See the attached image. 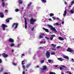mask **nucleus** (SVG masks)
Segmentation results:
<instances>
[{
    "instance_id": "nucleus-1",
    "label": "nucleus",
    "mask_w": 74,
    "mask_h": 74,
    "mask_svg": "<svg viewBox=\"0 0 74 74\" xmlns=\"http://www.w3.org/2000/svg\"><path fill=\"white\" fill-rule=\"evenodd\" d=\"M36 21V20L34 19L33 18H32L30 20V23L31 25H34V23Z\"/></svg>"
},
{
    "instance_id": "nucleus-2",
    "label": "nucleus",
    "mask_w": 74,
    "mask_h": 74,
    "mask_svg": "<svg viewBox=\"0 0 74 74\" xmlns=\"http://www.w3.org/2000/svg\"><path fill=\"white\" fill-rule=\"evenodd\" d=\"M48 26L50 28V29L51 30H52L53 31H54L55 32H57L55 28H54L53 26L51 25H48Z\"/></svg>"
},
{
    "instance_id": "nucleus-3",
    "label": "nucleus",
    "mask_w": 74,
    "mask_h": 74,
    "mask_svg": "<svg viewBox=\"0 0 74 74\" xmlns=\"http://www.w3.org/2000/svg\"><path fill=\"white\" fill-rule=\"evenodd\" d=\"M14 25H15V26L14 27V29H16L18 27V23H14L12 24V27H14Z\"/></svg>"
},
{
    "instance_id": "nucleus-4",
    "label": "nucleus",
    "mask_w": 74,
    "mask_h": 74,
    "mask_svg": "<svg viewBox=\"0 0 74 74\" xmlns=\"http://www.w3.org/2000/svg\"><path fill=\"white\" fill-rule=\"evenodd\" d=\"M47 52L46 53V56L47 59L49 58L50 57V53L48 51H47Z\"/></svg>"
},
{
    "instance_id": "nucleus-5",
    "label": "nucleus",
    "mask_w": 74,
    "mask_h": 74,
    "mask_svg": "<svg viewBox=\"0 0 74 74\" xmlns=\"http://www.w3.org/2000/svg\"><path fill=\"white\" fill-rule=\"evenodd\" d=\"M67 52H74V50H72L70 48H68L66 50Z\"/></svg>"
},
{
    "instance_id": "nucleus-6",
    "label": "nucleus",
    "mask_w": 74,
    "mask_h": 74,
    "mask_svg": "<svg viewBox=\"0 0 74 74\" xmlns=\"http://www.w3.org/2000/svg\"><path fill=\"white\" fill-rule=\"evenodd\" d=\"M24 19L25 23V28L27 29V21L26 20V18H24Z\"/></svg>"
},
{
    "instance_id": "nucleus-7",
    "label": "nucleus",
    "mask_w": 74,
    "mask_h": 74,
    "mask_svg": "<svg viewBox=\"0 0 74 74\" xmlns=\"http://www.w3.org/2000/svg\"><path fill=\"white\" fill-rule=\"evenodd\" d=\"M2 27L3 29V30H5V27H7V26L4 24H3L2 25Z\"/></svg>"
},
{
    "instance_id": "nucleus-8",
    "label": "nucleus",
    "mask_w": 74,
    "mask_h": 74,
    "mask_svg": "<svg viewBox=\"0 0 74 74\" xmlns=\"http://www.w3.org/2000/svg\"><path fill=\"white\" fill-rule=\"evenodd\" d=\"M43 36H45V34L44 33L41 34L39 36L40 38H43Z\"/></svg>"
},
{
    "instance_id": "nucleus-9",
    "label": "nucleus",
    "mask_w": 74,
    "mask_h": 74,
    "mask_svg": "<svg viewBox=\"0 0 74 74\" xmlns=\"http://www.w3.org/2000/svg\"><path fill=\"white\" fill-rule=\"evenodd\" d=\"M8 41H9V42H11L12 43H13V42H14V40L12 38H10L8 40Z\"/></svg>"
},
{
    "instance_id": "nucleus-10",
    "label": "nucleus",
    "mask_w": 74,
    "mask_h": 74,
    "mask_svg": "<svg viewBox=\"0 0 74 74\" xmlns=\"http://www.w3.org/2000/svg\"><path fill=\"white\" fill-rule=\"evenodd\" d=\"M55 37V35H52L50 38V40H51V41L53 40V37Z\"/></svg>"
},
{
    "instance_id": "nucleus-11",
    "label": "nucleus",
    "mask_w": 74,
    "mask_h": 74,
    "mask_svg": "<svg viewBox=\"0 0 74 74\" xmlns=\"http://www.w3.org/2000/svg\"><path fill=\"white\" fill-rule=\"evenodd\" d=\"M2 55L3 58H7L8 56V55L5 54V53H3L2 54Z\"/></svg>"
},
{
    "instance_id": "nucleus-12",
    "label": "nucleus",
    "mask_w": 74,
    "mask_h": 74,
    "mask_svg": "<svg viewBox=\"0 0 74 74\" xmlns=\"http://www.w3.org/2000/svg\"><path fill=\"white\" fill-rule=\"evenodd\" d=\"M57 59L61 62H62V61L64 60V59H63L62 58H57Z\"/></svg>"
},
{
    "instance_id": "nucleus-13",
    "label": "nucleus",
    "mask_w": 74,
    "mask_h": 74,
    "mask_svg": "<svg viewBox=\"0 0 74 74\" xmlns=\"http://www.w3.org/2000/svg\"><path fill=\"white\" fill-rule=\"evenodd\" d=\"M0 17L2 18L4 17V15L2 12H0Z\"/></svg>"
},
{
    "instance_id": "nucleus-14",
    "label": "nucleus",
    "mask_w": 74,
    "mask_h": 74,
    "mask_svg": "<svg viewBox=\"0 0 74 74\" xmlns=\"http://www.w3.org/2000/svg\"><path fill=\"white\" fill-rule=\"evenodd\" d=\"M43 29L45 30V32H47V33H49V29H47L44 27L43 28Z\"/></svg>"
},
{
    "instance_id": "nucleus-15",
    "label": "nucleus",
    "mask_w": 74,
    "mask_h": 74,
    "mask_svg": "<svg viewBox=\"0 0 74 74\" xmlns=\"http://www.w3.org/2000/svg\"><path fill=\"white\" fill-rule=\"evenodd\" d=\"M43 69H42V70H46L47 69V66H44L43 67Z\"/></svg>"
},
{
    "instance_id": "nucleus-16",
    "label": "nucleus",
    "mask_w": 74,
    "mask_h": 74,
    "mask_svg": "<svg viewBox=\"0 0 74 74\" xmlns=\"http://www.w3.org/2000/svg\"><path fill=\"white\" fill-rule=\"evenodd\" d=\"M11 19V18H8L5 20V21L7 22V23H8L10 21V20Z\"/></svg>"
},
{
    "instance_id": "nucleus-17",
    "label": "nucleus",
    "mask_w": 74,
    "mask_h": 74,
    "mask_svg": "<svg viewBox=\"0 0 74 74\" xmlns=\"http://www.w3.org/2000/svg\"><path fill=\"white\" fill-rule=\"evenodd\" d=\"M32 4V2H29V3L28 4V5L27 6V8H29L30 7V6Z\"/></svg>"
},
{
    "instance_id": "nucleus-18",
    "label": "nucleus",
    "mask_w": 74,
    "mask_h": 74,
    "mask_svg": "<svg viewBox=\"0 0 74 74\" xmlns=\"http://www.w3.org/2000/svg\"><path fill=\"white\" fill-rule=\"evenodd\" d=\"M67 14V10H65V11L64 12V14H63V16H66V14Z\"/></svg>"
},
{
    "instance_id": "nucleus-19",
    "label": "nucleus",
    "mask_w": 74,
    "mask_h": 74,
    "mask_svg": "<svg viewBox=\"0 0 74 74\" xmlns=\"http://www.w3.org/2000/svg\"><path fill=\"white\" fill-rule=\"evenodd\" d=\"M63 58L64 59H67L68 60H69V57L66 56H63Z\"/></svg>"
},
{
    "instance_id": "nucleus-20",
    "label": "nucleus",
    "mask_w": 74,
    "mask_h": 74,
    "mask_svg": "<svg viewBox=\"0 0 74 74\" xmlns=\"http://www.w3.org/2000/svg\"><path fill=\"white\" fill-rule=\"evenodd\" d=\"M58 39L59 40H61V41H63V40H64V38L60 36L59 37Z\"/></svg>"
},
{
    "instance_id": "nucleus-21",
    "label": "nucleus",
    "mask_w": 74,
    "mask_h": 74,
    "mask_svg": "<svg viewBox=\"0 0 74 74\" xmlns=\"http://www.w3.org/2000/svg\"><path fill=\"white\" fill-rule=\"evenodd\" d=\"M18 1L19 4H22V0H18Z\"/></svg>"
},
{
    "instance_id": "nucleus-22",
    "label": "nucleus",
    "mask_w": 74,
    "mask_h": 74,
    "mask_svg": "<svg viewBox=\"0 0 74 74\" xmlns=\"http://www.w3.org/2000/svg\"><path fill=\"white\" fill-rule=\"evenodd\" d=\"M30 65H31V64H27L26 66V69H27L28 68V67H30Z\"/></svg>"
},
{
    "instance_id": "nucleus-23",
    "label": "nucleus",
    "mask_w": 74,
    "mask_h": 74,
    "mask_svg": "<svg viewBox=\"0 0 74 74\" xmlns=\"http://www.w3.org/2000/svg\"><path fill=\"white\" fill-rule=\"evenodd\" d=\"M51 46H52L53 47V48H55L56 47V45H54L53 44H52L51 45Z\"/></svg>"
},
{
    "instance_id": "nucleus-24",
    "label": "nucleus",
    "mask_w": 74,
    "mask_h": 74,
    "mask_svg": "<svg viewBox=\"0 0 74 74\" xmlns=\"http://www.w3.org/2000/svg\"><path fill=\"white\" fill-rule=\"evenodd\" d=\"M15 45V44L14 43H12L10 44V47H13Z\"/></svg>"
},
{
    "instance_id": "nucleus-25",
    "label": "nucleus",
    "mask_w": 74,
    "mask_h": 74,
    "mask_svg": "<svg viewBox=\"0 0 74 74\" xmlns=\"http://www.w3.org/2000/svg\"><path fill=\"white\" fill-rule=\"evenodd\" d=\"M41 1L42 3H44L47 2V1H46V0H41Z\"/></svg>"
},
{
    "instance_id": "nucleus-26",
    "label": "nucleus",
    "mask_w": 74,
    "mask_h": 74,
    "mask_svg": "<svg viewBox=\"0 0 74 74\" xmlns=\"http://www.w3.org/2000/svg\"><path fill=\"white\" fill-rule=\"evenodd\" d=\"M54 15V14L53 13H51L50 14V17H51L52 16H53Z\"/></svg>"
},
{
    "instance_id": "nucleus-27",
    "label": "nucleus",
    "mask_w": 74,
    "mask_h": 74,
    "mask_svg": "<svg viewBox=\"0 0 74 74\" xmlns=\"http://www.w3.org/2000/svg\"><path fill=\"white\" fill-rule=\"evenodd\" d=\"M2 6L4 7L5 6V3L4 2H2Z\"/></svg>"
},
{
    "instance_id": "nucleus-28",
    "label": "nucleus",
    "mask_w": 74,
    "mask_h": 74,
    "mask_svg": "<svg viewBox=\"0 0 74 74\" xmlns=\"http://www.w3.org/2000/svg\"><path fill=\"white\" fill-rule=\"evenodd\" d=\"M74 4V0L72 1L71 2V5H73V4Z\"/></svg>"
},
{
    "instance_id": "nucleus-29",
    "label": "nucleus",
    "mask_w": 74,
    "mask_h": 74,
    "mask_svg": "<svg viewBox=\"0 0 74 74\" xmlns=\"http://www.w3.org/2000/svg\"><path fill=\"white\" fill-rule=\"evenodd\" d=\"M3 69H4V68H1L0 70L1 72H3Z\"/></svg>"
},
{
    "instance_id": "nucleus-30",
    "label": "nucleus",
    "mask_w": 74,
    "mask_h": 74,
    "mask_svg": "<svg viewBox=\"0 0 74 74\" xmlns=\"http://www.w3.org/2000/svg\"><path fill=\"white\" fill-rule=\"evenodd\" d=\"M49 74H56V73L53 72H50L49 73Z\"/></svg>"
},
{
    "instance_id": "nucleus-31",
    "label": "nucleus",
    "mask_w": 74,
    "mask_h": 74,
    "mask_svg": "<svg viewBox=\"0 0 74 74\" xmlns=\"http://www.w3.org/2000/svg\"><path fill=\"white\" fill-rule=\"evenodd\" d=\"M71 13L72 14L74 13V11L73 10H71Z\"/></svg>"
},
{
    "instance_id": "nucleus-32",
    "label": "nucleus",
    "mask_w": 74,
    "mask_h": 74,
    "mask_svg": "<svg viewBox=\"0 0 74 74\" xmlns=\"http://www.w3.org/2000/svg\"><path fill=\"white\" fill-rule=\"evenodd\" d=\"M23 62H25V60H23V61H22V62L21 64H22V65H23V64H25V63H23Z\"/></svg>"
},
{
    "instance_id": "nucleus-33",
    "label": "nucleus",
    "mask_w": 74,
    "mask_h": 74,
    "mask_svg": "<svg viewBox=\"0 0 74 74\" xmlns=\"http://www.w3.org/2000/svg\"><path fill=\"white\" fill-rule=\"evenodd\" d=\"M44 60H42L40 61V63H43L44 62Z\"/></svg>"
},
{
    "instance_id": "nucleus-34",
    "label": "nucleus",
    "mask_w": 74,
    "mask_h": 74,
    "mask_svg": "<svg viewBox=\"0 0 74 74\" xmlns=\"http://www.w3.org/2000/svg\"><path fill=\"white\" fill-rule=\"evenodd\" d=\"M15 12H18L19 11V9H16L15 10Z\"/></svg>"
},
{
    "instance_id": "nucleus-35",
    "label": "nucleus",
    "mask_w": 74,
    "mask_h": 74,
    "mask_svg": "<svg viewBox=\"0 0 74 74\" xmlns=\"http://www.w3.org/2000/svg\"><path fill=\"white\" fill-rule=\"evenodd\" d=\"M12 64L13 65H14V66H16V64L14 62H13Z\"/></svg>"
},
{
    "instance_id": "nucleus-36",
    "label": "nucleus",
    "mask_w": 74,
    "mask_h": 74,
    "mask_svg": "<svg viewBox=\"0 0 74 74\" xmlns=\"http://www.w3.org/2000/svg\"><path fill=\"white\" fill-rule=\"evenodd\" d=\"M45 38H46V39H47V40H48L49 39V38H48V37H47V36L45 37Z\"/></svg>"
},
{
    "instance_id": "nucleus-37",
    "label": "nucleus",
    "mask_w": 74,
    "mask_h": 74,
    "mask_svg": "<svg viewBox=\"0 0 74 74\" xmlns=\"http://www.w3.org/2000/svg\"><path fill=\"white\" fill-rule=\"evenodd\" d=\"M55 25H61V24H59V23H55Z\"/></svg>"
},
{
    "instance_id": "nucleus-38",
    "label": "nucleus",
    "mask_w": 74,
    "mask_h": 74,
    "mask_svg": "<svg viewBox=\"0 0 74 74\" xmlns=\"http://www.w3.org/2000/svg\"><path fill=\"white\" fill-rule=\"evenodd\" d=\"M22 67L23 69V70L25 69V65H23L22 66Z\"/></svg>"
},
{
    "instance_id": "nucleus-39",
    "label": "nucleus",
    "mask_w": 74,
    "mask_h": 74,
    "mask_svg": "<svg viewBox=\"0 0 74 74\" xmlns=\"http://www.w3.org/2000/svg\"><path fill=\"white\" fill-rule=\"evenodd\" d=\"M51 55H55V53L53 52L51 53Z\"/></svg>"
},
{
    "instance_id": "nucleus-40",
    "label": "nucleus",
    "mask_w": 74,
    "mask_h": 74,
    "mask_svg": "<svg viewBox=\"0 0 74 74\" xmlns=\"http://www.w3.org/2000/svg\"><path fill=\"white\" fill-rule=\"evenodd\" d=\"M51 61H52L51 60H48V62L49 63H51Z\"/></svg>"
},
{
    "instance_id": "nucleus-41",
    "label": "nucleus",
    "mask_w": 74,
    "mask_h": 74,
    "mask_svg": "<svg viewBox=\"0 0 74 74\" xmlns=\"http://www.w3.org/2000/svg\"><path fill=\"white\" fill-rule=\"evenodd\" d=\"M62 67H64V68H65V69L66 68V67L65 66H64V65H62Z\"/></svg>"
},
{
    "instance_id": "nucleus-42",
    "label": "nucleus",
    "mask_w": 74,
    "mask_h": 74,
    "mask_svg": "<svg viewBox=\"0 0 74 74\" xmlns=\"http://www.w3.org/2000/svg\"><path fill=\"white\" fill-rule=\"evenodd\" d=\"M61 47L60 46H58L57 47V49H59V48H61Z\"/></svg>"
},
{
    "instance_id": "nucleus-43",
    "label": "nucleus",
    "mask_w": 74,
    "mask_h": 74,
    "mask_svg": "<svg viewBox=\"0 0 74 74\" xmlns=\"http://www.w3.org/2000/svg\"><path fill=\"white\" fill-rule=\"evenodd\" d=\"M51 49L52 50H53V51H56V49H54L53 48H51Z\"/></svg>"
},
{
    "instance_id": "nucleus-44",
    "label": "nucleus",
    "mask_w": 74,
    "mask_h": 74,
    "mask_svg": "<svg viewBox=\"0 0 74 74\" xmlns=\"http://www.w3.org/2000/svg\"><path fill=\"white\" fill-rule=\"evenodd\" d=\"M52 18L54 20H55V19H56V18H55V17H53Z\"/></svg>"
},
{
    "instance_id": "nucleus-45",
    "label": "nucleus",
    "mask_w": 74,
    "mask_h": 74,
    "mask_svg": "<svg viewBox=\"0 0 74 74\" xmlns=\"http://www.w3.org/2000/svg\"><path fill=\"white\" fill-rule=\"evenodd\" d=\"M5 12H8V10H5Z\"/></svg>"
},
{
    "instance_id": "nucleus-46",
    "label": "nucleus",
    "mask_w": 74,
    "mask_h": 74,
    "mask_svg": "<svg viewBox=\"0 0 74 74\" xmlns=\"http://www.w3.org/2000/svg\"><path fill=\"white\" fill-rule=\"evenodd\" d=\"M21 44H18V47H19V46L21 45Z\"/></svg>"
},
{
    "instance_id": "nucleus-47",
    "label": "nucleus",
    "mask_w": 74,
    "mask_h": 74,
    "mask_svg": "<svg viewBox=\"0 0 74 74\" xmlns=\"http://www.w3.org/2000/svg\"><path fill=\"white\" fill-rule=\"evenodd\" d=\"M34 27H33L32 28V30L33 31V30H34Z\"/></svg>"
},
{
    "instance_id": "nucleus-48",
    "label": "nucleus",
    "mask_w": 74,
    "mask_h": 74,
    "mask_svg": "<svg viewBox=\"0 0 74 74\" xmlns=\"http://www.w3.org/2000/svg\"><path fill=\"white\" fill-rule=\"evenodd\" d=\"M64 3H65V4H66V5H67V2H66L65 1H64Z\"/></svg>"
},
{
    "instance_id": "nucleus-49",
    "label": "nucleus",
    "mask_w": 74,
    "mask_h": 74,
    "mask_svg": "<svg viewBox=\"0 0 74 74\" xmlns=\"http://www.w3.org/2000/svg\"><path fill=\"white\" fill-rule=\"evenodd\" d=\"M60 70H62V68L60 67Z\"/></svg>"
},
{
    "instance_id": "nucleus-50",
    "label": "nucleus",
    "mask_w": 74,
    "mask_h": 74,
    "mask_svg": "<svg viewBox=\"0 0 74 74\" xmlns=\"http://www.w3.org/2000/svg\"><path fill=\"white\" fill-rule=\"evenodd\" d=\"M43 42H44L41 41V42H40V44H41L42 43H43Z\"/></svg>"
},
{
    "instance_id": "nucleus-51",
    "label": "nucleus",
    "mask_w": 74,
    "mask_h": 74,
    "mask_svg": "<svg viewBox=\"0 0 74 74\" xmlns=\"http://www.w3.org/2000/svg\"><path fill=\"white\" fill-rule=\"evenodd\" d=\"M71 60H72V61H73V62H74V60L73 58H72Z\"/></svg>"
},
{
    "instance_id": "nucleus-52",
    "label": "nucleus",
    "mask_w": 74,
    "mask_h": 74,
    "mask_svg": "<svg viewBox=\"0 0 74 74\" xmlns=\"http://www.w3.org/2000/svg\"><path fill=\"white\" fill-rule=\"evenodd\" d=\"M49 21H52V19H51V18H49Z\"/></svg>"
},
{
    "instance_id": "nucleus-53",
    "label": "nucleus",
    "mask_w": 74,
    "mask_h": 74,
    "mask_svg": "<svg viewBox=\"0 0 74 74\" xmlns=\"http://www.w3.org/2000/svg\"><path fill=\"white\" fill-rule=\"evenodd\" d=\"M23 74H25V71H23Z\"/></svg>"
},
{
    "instance_id": "nucleus-54",
    "label": "nucleus",
    "mask_w": 74,
    "mask_h": 74,
    "mask_svg": "<svg viewBox=\"0 0 74 74\" xmlns=\"http://www.w3.org/2000/svg\"><path fill=\"white\" fill-rule=\"evenodd\" d=\"M64 21H63L62 22V24H64Z\"/></svg>"
},
{
    "instance_id": "nucleus-55",
    "label": "nucleus",
    "mask_w": 74,
    "mask_h": 74,
    "mask_svg": "<svg viewBox=\"0 0 74 74\" xmlns=\"http://www.w3.org/2000/svg\"><path fill=\"white\" fill-rule=\"evenodd\" d=\"M3 74H8V73L7 72H5L3 73Z\"/></svg>"
},
{
    "instance_id": "nucleus-56",
    "label": "nucleus",
    "mask_w": 74,
    "mask_h": 74,
    "mask_svg": "<svg viewBox=\"0 0 74 74\" xmlns=\"http://www.w3.org/2000/svg\"><path fill=\"white\" fill-rule=\"evenodd\" d=\"M42 48V47H40L39 48H38V49H41Z\"/></svg>"
},
{
    "instance_id": "nucleus-57",
    "label": "nucleus",
    "mask_w": 74,
    "mask_h": 74,
    "mask_svg": "<svg viewBox=\"0 0 74 74\" xmlns=\"http://www.w3.org/2000/svg\"><path fill=\"white\" fill-rule=\"evenodd\" d=\"M37 68H39V66H36Z\"/></svg>"
},
{
    "instance_id": "nucleus-58",
    "label": "nucleus",
    "mask_w": 74,
    "mask_h": 74,
    "mask_svg": "<svg viewBox=\"0 0 74 74\" xmlns=\"http://www.w3.org/2000/svg\"><path fill=\"white\" fill-rule=\"evenodd\" d=\"M14 49H13V50H12V53L14 52Z\"/></svg>"
},
{
    "instance_id": "nucleus-59",
    "label": "nucleus",
    "mask_w": 74,
    "mask_h": 74,
    "mask_svg": "<svg viewBox=\"0 0 74 74\" xmlns=\"http://www.w3.org/2000/svg\"><path fill=\"white\" fill-rule=\"evenodd\" d=\"M57 19H58V20H60V19H59V18H58V17H57Z\"/></svg>"
},
{
    "instance_id": "nucleus-60",
    "label": "nucleus",
    "mask_w": 74,
    "mask_h": 74,
    "mask_svg": "<svg viewBox=\"0 0 74 74\" xmlns=\"http://www.w3.org/2000/svg\"><path fill=\"white\" fill-rule=\"evenodd\" d=\"M2 62V60H1V59H0V63H1V62Z\"/></svg>"
},
{
    "instance_id": "nucleus-61",
    "label": "nucleus",
    "mask_w": 74,
    "mask_h": 74,
    "mask_svg": "<svg viewBox=\"0 0 74 74\" xmlns=\"http://www.w3.org/2000/svg\"><path fill=\"white\" fill-rule=\"evenodd\" d=\"M22 56H25V54H22Z\"/></svg>"
},
{
    "instance_id": "nucleus-62",
    "label": "nucleus",
    "mask_w": 74,
    "mask_h": 74,
    "mask_svg": "<svg viewBox=\"0 0 74 74\" xmlns=\"http://www.w3.org/2000/svg\"><path fill=\"white\" fill-rule=\"evenodd\" d=\"M58 67V65H55V67Z\"/></svg>"
},
{
    "instance_id": "nucleus-63",
    "label": "nucleus",
    "mask_w": 74,
    "mask_h": 74,
    "mask_svg": "<svg viewBox=\"0 0 74 74\" xmlns=\"http://www.w3.org/2000/svg\"><path fill=\"white\" fill-rule=\"evenodd\" d=\"M69 73V74H71V72H70Z\"/></svg>"
},
{
    "instance_id": "nucleus-64",
    "label": "nucleus",
    "mask_w": 74,
    "mask_h": 74,
    "mask_svg": "<svg viewBox=\"0 0 74 74\" xmlns=\"http://www.w3.org/2000/svg\"><path fill=\"white\" fill-rule=\"evenodd\" d=\"M61 74H64V73H63L62 72L61 73Z\"/></svg>"
}]
</instances>
